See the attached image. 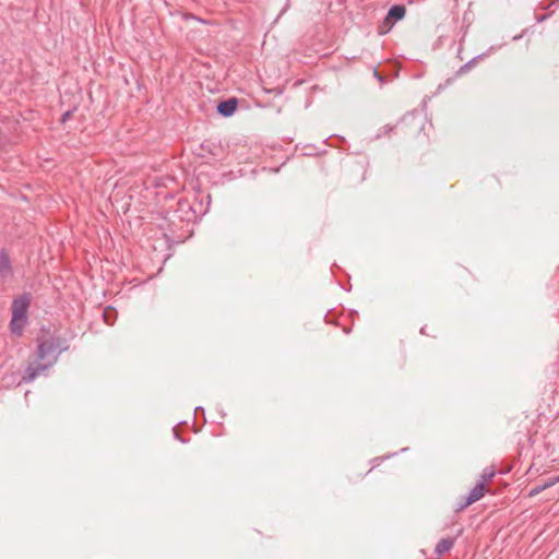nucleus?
<instances>
[{
    "label": "nucleus",
    "instance_id": "obj_3",
    "mask_svg": "<svg viewBox=\"0 0 559 559\" xmlns=\"http://www.w3.org/2000/svg\"><path fill=\"white\" fill-rule=\"evenodd\" d=\"M406 8L404 4H394L392 5L382 23L379 25V34L384 35L389 33L394 24L405 17Z\"/></svg>",
    "mask_w": 559,
    "mask_h": 559
},
{
    "label": "nucleus",
    "instance_id": "obj_6",
    "mask_svg": "<svg viewBox=\"0 0 559 559\" xmlns=\"http://www.w3.org/2000/svg\"><path fill=\"white\" fill-rule=\"evenodd\" d=\"M486 492V488L484 487V481H478L476 486L469 491L467 497V503H474L481 499Z\"/></svg>",
    "mask_w": 559,
    "mask_h": 559
},
{
    "label": "nucleus",
    "instance_id": "obj_9",
    "mask_svg": "<svg viewBox=\"0 0 559 559\" xmlns=\"http://www.w3.org/2000/svg\"><path fill=\"white\" fill-rule=\"evenodd\" d=\"M495 474H496V471H495V468L492 466L491 467H486V468L483 469V472L480 474V480L479 481H484V487L485 488H486L487 483L492 479Z\"/></svg>",
    "mask_w": 559,
    "mask_h": 559
},
{
    "label": "nucleus",
    "instance_id": "obj_15",
    "mask_svg": "<svg viewBox=\"0 0 559 559\" xmlns=\"http://www.w3.org/2000/svg\"><path fill=\"white\" fill-rule=\"evenodd\" d=\"M270 93H274V95H281L283 93V91L281 88H273L271 91H269Z\"/></svg>",
    "mask_w": 559,
    "mask_h": 559
},
{
    "label": "nucleus",
    "instance_id": "obj_5",
    "mask_svg": "<svg viewBox=\"0 0 559 559\" xmlns=\"http://www.w3.org/2000/svg\"><path fill=\"white\" fill-rule=\"evenodd\" d=\"M12 265H11V259L8 254V252L2 249L0 251V274L3 278L12 275Z\"/></svg>",
    "mask_w": 559,
    "mask_h": 559
},
{
    "label": "nucleus",
    "instance_id": "obj_14",
    "mask_svg": "<svg viewBox=\"0 0 559 559\" xmlns=\"http://www.w3.org/2000/svg\"><path fill=\"white\" fill-rule=\"evenodd\" d=\"M373 74L380 82H384V76H382L377 70L373 71Z\"/></svg>",
    "mask_w": 559,
    "mask_h": 559
},
{
    "label": "nucleus",
    "instance_id": "obj_12",
    "mask_svg": "<svg viewBox=\"0 0 559 559\" xmlns=\"http://www.w3.org/2000/svg\"><path fill=\"white\" fill-rule=\"evenodd\" d=\"M472 503H467V497H461L460 500L457 501L455 508H454V511L456 513L461 512V511H463L464 509H466Z\"/></svg>",
    "mask_w": 559,
    "mask_h": 559
},
{
    "label": "nucleus",
    "instance_id": "obj_11",
    "mask_svg": "<svg viewBox=\"0 0 559 559\" xmlns=\"http://www.w3.org/2000/svg\"><path fill=\"white\" fill-rule=\"evenodd\" d=\"M484 57V55H478L476 57H474L473 59H471L468 62H466L465 64H463L460 70H459V74H463V73H466L479 59H481Z\"/></svg>",
    "mask_w": 559,
    "mask_h": 559
},
{
    "label": "nucleus",
    "instance_id": "obj_16",
    "mask_svg": "<svg viewBox=\"0 0 559 559\" xmlns=\"http://www.w3.org/2000/svg\"><path fill=\"white\" fill-rule=\"evenodd\" d=\"M173 431H174L175 437H176L177 439H180V438H179V435H178V430H177L176 428H174V429H173Z\"/></svg>",
    "mask_w": 559,
    "mask_h": 559
},
{
    "label": "nucleus",
    "instance_id": "obj_13",
    "mask_svg": "<svg viewBox=\"0 0 559 559\" xmlns=\"http://www.w3.org/2000/svg\"><path fill=\"white\" fill-rule=\"evenodd\" d=\"M71 115H72V110H68V111L63 112L60 118V122L61 123L67 122L70 119Z\"/></svg>",
    "mask_w": 559,
    "mask_h": 559
},
{
    "label": "nucleus",
    "instance_id": "obj_17",
    "mask_svg": "<svg viewBox=\"0 0 559 559\" xmlns=\"http://www.w3.org/2000/svg\"><path fill=\"white\" fill-rule=\"evenodd\" d=\"M198 411H201L202 413L204 412L202 407H195V413H197Z\"/></svg>",
    "mask_w": 559,
    "mask_h": 559
},
{
    "label": "nucleus",
    "instance_id": "obj_10",
    "mask_svg": "<svg viewBox=\"0 0 559 559\" xmlns=\"http://www.w3.org/2000/svg\"><path fill=\"white\" fill-rule=\"evenodd\" d=\"M103 318H104V321L111 325L114 324L115 322V319H116V311L114 308L111 307H107L104 312H103Z\"/></svg>",
    "mask_w": 559,
    "mask_h": 559
},
{
    "label": "nucleus",
    "instance_id": "obj_4",
    "mask_svg": "<svg viewBox=\"0 0 559 559\" xmlns=\"http://www.w3.org/2000/svg\"><path fill=\"white\" fill-rule=\"evenodd\" d=\"M238 107V99L236 97H230L225 100H222L217 104L216 110L217 114L222 117L228 118L231 117Z\"/></svg>",
    "mask_w": 559,
    "mask_h": 559
},
{
    "label": "nucleus",
    "instance_id": "obj_7",
    "mask_svg": "<svg viewBox=\"0 0 559 559\" xmlns=\"http://www.w3.org/2000/svg\"><path fill=\"white\" fill-rule=\"evenodd\" d=\"M454 543H455L454 538H451V537L441 538L438 542V544L436 545L435 552L439 556H442L453 548Z\"/></svg>",
    "mask_w": 559,
    "mask_h": 559
},
{
    "label": "nucleus",
    "instance_id": "obj_2",
    "mask_svg": "<svg viewBox=\"0 0 559 559\" xmlns=\"http://www.w3.org/2000/svg\"><path fill=\"white\" fill-rule=\"evenodd\" d=\"M31 305V295L23 294L12 301V319L10 322L11 332L17 336L23 334L27 322V310Z\"/></svg>",
    "mask_w": 559,
    "mask_h": 559
},
{
    "label": "nucleus",
    "instance_id": "obj_8",
    "mask_svg": "<svg viewBox=\"0 0 559 559\" xmlns=\"http://www.w3.org/2000/svg\"><path fill=\"white\" fill-rule=\"evenodd\" d=\"M559 481V477H556L551 480H548V481H545L543 485H536L534 486L531 490H530V497H534V496H537L538 493H540L542 491H544L545 489L551 487L552 485L557 484Z\"/></svg>",
    "mask_w": 559,
    "mask_h": 559
},
{
    "label": "nucleus",
    "instance_id": "obj_1",
    "mask_svg": "<svg viewBox=\"0 0 559 559\" xmlns=\"http://www.w3.org/2000/svg\"><path fill=\"white\" fill-rule=\"evenodd\" d=\"M69 349L68 340L61 336L52 335L45 341H40L36 352L37 360H45L51 357L48 364H39L36 367L28 366L23 374L24 382H32L41 372L51 367L58 359V356Z\"/></svg>",
    "mask_w": 559,
    "mask_h": 559
}]
</instances>
